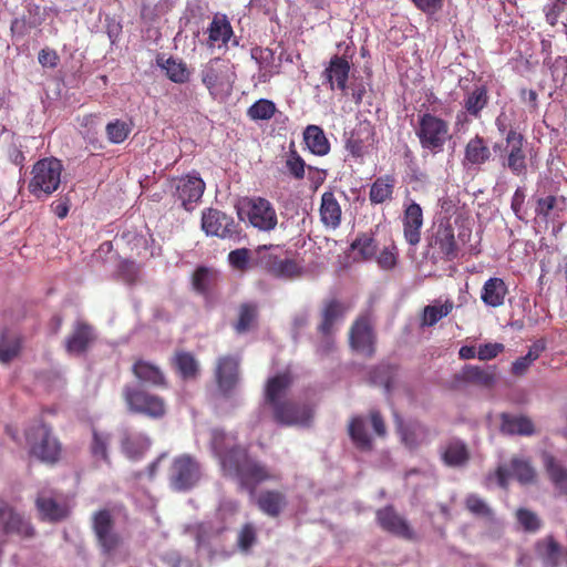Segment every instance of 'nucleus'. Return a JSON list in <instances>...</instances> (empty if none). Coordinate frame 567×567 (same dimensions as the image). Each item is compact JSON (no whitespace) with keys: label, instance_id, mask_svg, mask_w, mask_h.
<instances>
[{"label":"nucleus","instance_id":"nucleus-1","mask_svg":"<svg viewBox=\"0 0 567 567\" xmlns=\"http://www.w3.org/2000/svg\"><path fill=\"white\" fill-rule=\"evenodd\" d=\"M228 436L223 431H214L213 449L219 457L223 474L235 480L241 489L255 498L258 509L268 517H279L288 507V496L282 489L266 488L256 493L258 485L265 482H278L280 474L271 472L265 464L249 455L247 449L234 445L225 446Z\"/></svg>","mask_w":567,"mask_h":567},{"label":"nucleus","instance_id":"nucleus-2","mask_svg":"<svg viewBox=\"0 0 567 567\" xmlns=\"http://www.w3.org/2000/svg\"><path fill=\"white\" fill-rule=\"evenodd\" d=\"M122 398L131 414L142 415L150 420H162L167 415L166 400L142 386L125 384Z\"/></svg>","mask_w":567,"mask_h":567},{"label":"nucleus","instance_id":"nucleus-3","mask_svg":"<svg viewBox=\"0 0 567 567\" xmlns=\"http://www.w3.org/2000/svg\"><path fill=\"white\" fill-rule=\"evenodd\" d=\"M414 133L421 148L432 155L442 153L452 137L449 122L430 112L417 115Z\"/></svg>","mask_w":567,"mask_h":567},{"label":"nucleus","instance_id":"nucleus-4","mask_svg":"<svg viewBox=\"0 0 567 567\" xmlns=\"http://www.w3.org/2000/svg\"><path fill=\"white\" fill-rule=\"evenodd\" d=\"M498 152L499 163L515 176L527 173V140L523 133L511 127L504 143H495L493 146Z\"/></svg>","mask_w":567,"mask_h":567},{"label":"nucleus","instance_id":"nucleus-5","mask_svg":"<svg viewBox=\"0 0 567 567\" xmlns=\"http://www.w3.org/2000/svg\"><path fill=\"white\" fill-rule=\"evenodd\" d=\"M62 171V163L55 157L39 159L32 166L28 190L37 198L50 196L61 184Z\"/></svg>","mask_w":567,"mask_h":567},{"label":"nucleus","instance_id":"nucleus-6","mask_svg":"<svg viewBox=\"0 0 567 567\" xmlns=\"http://www.w3.org/2000/svg\"><path fill=\"white\" fill-rule=\"evenodd\" d=\"M275 245H261L255 250L254 265L261 268L275 278L292 280L302 275L303 268L291 258H281L274 250L278 249Z\"/></svg>","mask_w":567,"mask_h":567},{"label":"nucleus","instance_id":"nucleus-7","mask_svg":"<svg viewBox=\"0 0 567 567\" xmlns=\"http://www.w3.org/2000/svg\"><path fill=\"white\" fill-rule=\"evenodd\" d=\"M200 78L209 94L218 99L231 93L236 74L229 61L214 58L203 65Z\"/></svg>","mask_w":567,"mask_h":567},{"label":"nucleus","instance_id":"nucleus-8","mask_svg":"<svg viewBox=\"0 0 567 567\" xmlns=\"http://www.w3.org/2000/svg\"><path fill=\"white\" fill-rule=\"evenodd\" d=\"M92 529L102 555L112 558L123 545V537L115 529L113 511H96L92 516Z\"/></svg>","mask_w":567,"mask_h":567},{"label":"nucleus","instance_id":"nucleus-9","mask_svg":"<svg viewBox=\"0 0 567 567\" xmlns=\"http://www.w3.org/2000/svg\"><path fill=\"white\" fill-rule=\"evenodd\" d=\"M200 465L189 454L176 456L169 467L168 480L171 486L178 492L193 488L200 480Z\"/></svg>","mask_w":567,"mask_h":567},{"label":"nucleus","instance_id":"nucleus-10","mask_svg":"<svg viewBox=\"0 0 567 567\" xmlns=\"http://www.w3.org/2000/svg\"><path fill=\"white\" fill-rule=\"evenodd\" d=\"M240 357L224 354L216 359L214 379L223 398H230L240 382Z\"/></svg>","mask_w":567,"mask_h":567},{"label":"nucleus","instance_id":"nucleus-11","mask_svg":"<svg viewBox=\"0 0 567 567\" xmlns=\"http://www.w3.org/2000/svg\"><path fill=\"white\" fill-rule=\"evenodd\" d=\"M172 196L181 203L185 210H193L205 192V182L197 172L173 177L171 181Z\"/></svg>","mask_w":567,"mask_h":567},{"label":"nucleus","instance_id":"nucleus-12","mask_svg":"<svg viewBox=\"0 0 567 567\" xmlns=\"http://www.w3.org/2000/svg\"><path fill=\"white\" fill-rule=\"evenodd\" d=\"M377 334L370 313L359 316L350 327L349 343L353 351L371 358L375 352Z\"/></svg>","mask_w":567,"mask_h":567},{"label":"nucleus","instance_id":"nucleus-13","mask_svg":"<svg viewBox=\"0 0 567 567\" xmlns=\"http://www.w3.org/2000/svg\"><path fill=\"white\" fill-rule=\"evenodd\" d=\"M202 229L207 236L221 239H237L240 235L239 224L231 216L216 208H207L203 212Z\"/></svg>","mask_w":567,"mask_h":567},{"label":"nucleus","instance_id":"nucleus-14","mask_svg":"<svg viewBox=\"0 0 567 567\" xmlns=\"http://www.w3.org/2000/svg\"><path fill=\"white\" fill-rule=\"evenodd\" d=\"M274 420L286 426L299 425L310 426L313 420L315 410L308 403H297L291 400H284L271 408Z\"/></svg>","mask_w":567,"mask_h":567},{"label":"nucleus","instance_id":"nucleus-15","mask_svg":"<svg viewBox=\"0 0 567 567\" xmlns=\"http://www.w3.org/2000/svg\"><path fill=\"white\" fill-rule=\"evenodd\" d=\"M249 223L259 230H274L278 224V217L274 205L264 197H254L248 202Z\"/></svg>","mask_w":567,"mask_h":567},{"label":"nucleus","instance_id":"nucleus-16","mask_svg":"<svg viewBox=\"0 0 567 567\" xmlns=\"http://www.w3.org/2000/svg\"><path fill=\"white\" fill-rule=\"evenodd\" d=\"M351 63L348 58L334 54L322 72L323 83L328 84L331 91L339 90L347 95Z\"/></svg>","mask_w":567,"mask_h":567},{"label":"nucleus","instance_id":"nucleus-17","mask_svg":"<svg viewBox=\"0 0 567 567\" xmlns=\"http://www.w3.org/2000/svg\"><path fill=\"white\" fill-rule=\"evenodd\" d=\"M378 525L386 533L404 539H413L414 532L408 520L392 505L380 508L375 513Z\"/></svg>","mask_w":567,"mask_h":567},{"label":"nucleus","instance_id":"nucleus-18","mask_svg":"<svg viewBox=\"0 0 567 567\" xmlns=\"http://www.w3.org/2000/svg\"><path fill=\"white\" fill-rule=\"evenodd\" d=\"M534 550L543 567H560L567 564V548L563 547L553 535L538 539Z\"/></svg>","mask_w":567,"mask_h":567},{"label":"nucleus","instance_id":"nucleus-19","mask_svg":"<svg viewBox=\"0 0 567 567\" xmlns=\"http://www.w3.org/2000/svg\"><path fill=\"white\" fill-rule=\"evenodd\" d=\"M374 127L369 121L359 122L346 140V150L353 157H362L374 143Z\"/></svg>","mask_w":567,"mask_h":567},{"label":"nucleus","instance_id":"nucleus-20","mask_svg":"<svg viewBox=\"0 0 567 567\" xmlns=\"http://www.w3.org/2000/svg\"><path fill=\"white\" fill-rule=\"evenodd\" d=\"M131 371L136 380L152 388L167 389L169 385L165 372L152 361L136 358Z\"/></svg>","mask_w":567,"mask_h":567},{"label":"nucleus","instance_id":"nucleus-21","mask_svg":"<svg viewBox=\"0 0 567 567\" xmlns=\"http://www.w3.org/2000/svg\"><path fill=\"white\" fill-rule=\"evenodd\" d=\"M402 225L406 243L416 246L421 241L423 226V210L417 203L411 200L404 205Z\"/></svg>","mask_w":567,"mask_h":567},{"label":"nucleus","instance_id":"nucleus-22","mask_svg":"<svg viewBox=\"0 0 567 567\" xmlns=\"http://www.w3.org/2000/svg\"><path fill=\"white\" fill-rule=\"evenodd\" d=\"M0 528L4 534H17L23 538L34 535L31 524L24 520L4 502H0Z\"/></svg>","mask_w":567,"mask_h":567},{"label":"nucleus","instance_id":"nucleus-23","mask_svg":"<svg viewBox=\"0 0 567 567\" xmlns=\"http://www.w3.org/2000/svg\"><path fill=\"white\" fill-rule=\"evenodd\" d=\"M37 509L43 520L59 522L68 515V506L51 492L42 491L35 499Z\"/></svg>","mask_w":567,"mask_h":567},{"label":"nucleus","instance_id":"nucleus-24","mask_svg":"<svg viewBox=\"0 0 567 567\" xmlns=\"http://www.w3.org/2000/svg\"><path fill=\"white\" fill-rule=\"evenodd\" d=\"M171 365L183 381H194L200 374L199 361L186 350H176L171 358Z\"/></svg>","mask_w":567,"mask_h":567},{"label":"nucleus","instance_id":"nucleus-25","mask_svg":"<svg viewBox=\"0 0 567 567\" xmlns=\"http://www.w3.org/2000/svg\"><path fill=\"white\" fill-rule=\"evenodd\" d=\"M293 383L291 372L285 371L269 378L265 385V401L272 408L286 399V395Z\"/></svg>","mask_w":567,"mask_h":567},{"label":"nucleus","instance_id":"nucleus-26","mask_svg":"<svg viewBox=\"0 0 567 567\" xmlns=\"http://www.w3.org/2000/svg\"><path fill=\"white\" fill-rule=\"evenodd\" d=\"M347 310V306L336 298L326 300L320 310V321L317 326V332H337V323L343 319Z\"/></svg>","mask_w":567,"mask_h":567},{"label":"nucleus","instance_id":"nucleus-27","mask_svg":"<svg viewBox=\"0 0 567 567\" xmlns=\"http://www.w3.org/2000/svg\"><path fill=\"white\" fill-rule=\"evenodd\" d=\"M492 152L488 147L486 140L476 134L468 140L464 147V166L482 167L484 164L489 162Z\"/></svg>","mask_w":567,"mask_h":567},{"label":"nucleus","instance_id":"nucleus-28","mask_svg":"<svg viewBox=\"0 0 567 567\" xmlns=\"http://www.w3.org/2000/svg\"><path fill=\"white\" fill-rule=\"evenodd\" d=\"M499 419V430L503 434L532 436L536 433L535 424L527 415L502 413Z\"/></svg>","mask_w":567,"mask_h":567},{"label":"nucleus","instance_id":"nucleus-29","mask_svg":"<svg viewBox=\"0 0 567 567\" xmlns=\"http://www.w3.org/2000/svg\"><path fill=\"white\" fill-rule=\"evenodd\" d=\"M441 457L445 465L461 467L470 461L471 452L464 441L453 437L442 447Z\"/></svg>","mask_w":567,"mask_h":567},{"label":"nucleus","instance_id":"nucleus-30","mask_svg":"<svg viewBox=\"0 0 567 567\" xmlns=\"http://www.w3.org/2000/svg\"><path fill=\"white\" fill-rule=\"evenodd\" d=\"M396 178L393 174H385L375 178L369 190V200L372 205L390 203L394 198Z\"/></svg>","mask_w":567,"mask_h":567},{"label":"nucleus","instance_id":"nucleus-31","mask_svg":"<svg viewBox=\"0 0 567 567\" xmlns=\"http://www.w3.org/2000/svg\"><path fill=\"white\" fill-rule=\"evenodd\" d=\"M457 379L483 388H492L495 385L497 379L496 367L489 365L482 368L478 365L467 364L463 368Z\"/></svg>","mask_w":567,"mask_h":567},{"label":"nucleus","instance_id":"nucleus-32","mask_svg":"<svg viewBox=\"0 0 567 567\" xmlns=\"http://www.w3.org/2000/svg\"><path fill=\"white\" fill-rule=\"evenodd\" d=\"M507 295L508 287L504 279L492 277L487 279L482 287L481 300L487 307L498 308L505 303Z\"/></svg>","mask_w":567,"mask_h":567},{"label":"nucleus","instance_id":"nucleus-33","mask_svg":"<svg viewBox=\"0 0 567 567\" xmlns=\"http://www.w3.org/2000/svg\"><path fill=\"white\" fill-rule=\"evenodd\" d=\"M99 336L96 329L85 322L76 321L73 327V354H84L91 350L97 342Z\"/></svg>","mask_w":567,"mask_h":567},{"label":"nucleus","instance_id":"nucleus-34","mask_svg":"<svg viewBox=\"0 0 567 567\" xmlns=\"http://www.w3.org/2000/svg\"><path fill=\"white\" fill-rule=\"evenodd\" d=\"M150 445V439L143 433L124 431L122 434L121 449L130 460L136 461L142 458Z\"/></svg>","mask_w":567,"mask_h":567},{"label":"nucleus","instance_id":"nucleus-35","mask_svg":"<svg viewBox=\"0 0 567 567\" xmlns=\"http://www.w3.org/2000/svg\"><path fill=\"white\" fill-rule=\"evenodd\" d=\"M319 213L320 219L326 227L336 229L340 226L342 212L332 192H324L322 194Z\"/></svg>","mask_w":567,"mask_h":567},{"label":"nucleus","instance_id":"nucleus-36","mask_svg":"<svg viewBox=\"0 0 567 567\" xmlns=\"http://www.w3.org/2000/svg\"><path fill=\"white\" fill-rule=\"evenodd\" d=\"M434 246L439 249L442 258L453 260L457 257V245L455 241L454 229L451 225H440L434 235Z\"/></svg>","mask_w":567,"mask_h":567},{"label":"nucleus","instance_id":"nucleus-37","mask_svg":"<svg viewBox=\"0 0 567 567\" xmlns=\"http://www.w3.org/2000/svg\"><path fill=\"white\" fill-rule=\"evenodd\" d=\"M303 141L308 150L317 156H324L330 152L329 140L318 125L311 124L305 128Z\"/></svg>","mask_w":567,"mask_h":567},{"label":"nucleus","instance_id":"nucleus-38","mask_svg":"<svg viewBox=\"0 0 567 567\" xmlns=\"http://www.w3.org/2000/svg\"><path fill=\"white\" fill-rule=\"evenodd\" d=\"M488 90L485 85H475L463 99V107L473 117H481L482 111L488 104Z\"/></svg>","mask_w":567,"mask_h":567},{"label":"nucleus","instance_id":"nucleus-39","mask_svg":"<svg viewBox=\"0 0 567 567\" xmlns=\"http://www.w3.org/2000/svg\"><path fill=\"white\" fill-rule=\"evenodd\" d=\"M348 434L358 450L371 451L373 449V442L368 434L363 416L355 415L351 417L348 425Z\"/></svg>","mask_w":567,"mask_h":567},{"label":"nucleus","instance_id":"nucleus-40","mask_svg":"<svg viewBox=\"0 0 567 567\" xmlns=\"http://www.w3.org/2000/svg\"><path fill=\"white\" fill-rule=\"evenodd\" d=\"M233 34V27L228 18L225 14H215L208 28L209 44L214 45L220 42L223 45H227Z\"/></svg>","mask_w":567,"mask_h":567},{"label":"nucleus","instance_id":"nucleus-41","mask_svg":"<svg viewBox=\"0 0 567 567\" xmlns=\"http://www.w3.org/2000/svg\"><path fill=\"white\" fill-rule=\"evenodd\" d=\"M544 467L553 484L563 493L567 492V467L563 466L554 455L548 452L542 453Z\"/></svg>","mask_w":567,"mask_h":567},{"label":"nucleus","instance_id":"nucleus-42","mask_svg":"<svg viewBox=\"0 0 567 567\" xmlns=\"http://www.w3.org/2000/svg\"><path fill=\"white\" fill-rule=\"evenodd\" d=\"M217 281V271L205 266L198 267L192 277L194 290L203 296H208L215 289Z\"/></svg>","mask_w":567,"mask_h":567},{"label":"nucleus","instance_id":"nucleus-43","mask_svg":"<svg viewBox=\"0 0 567 567\" xmlns=\"http://www.w3.org/2000/svg\"><path fill=\"white\" fill-rule=\"evenodd\" d=\"M111 442V434L106 432L92 430V442L90 444V453L94 462H104L110 464L109 445Z\"/></svg>","mask_w":567,"mask_h":567},{"label":"nucleus","instance_id":"nucleus-44","mask_svg":"<svg viewBox=\"0 0 567 567\" xmlns=\"http://www.w3.org/2000/svg\"><path fill=\"white\" fill-rule=\"evenodd\" d=\"M453 308L454 303L450 299H446L442 305L435 303L425 306L421 317V326L433 327L442 318L447 317L452 312Z\"/></svg>","mask_w":567,"mask_h":567},{"label":"nucleus","instance_id":"nucleus-45","mask_svg":"<svg viewBox=\"0 0 567 567\" xmlns=\"http://www.w3.org/2000/svg\"><path fill=\"white\" fill-rule=\"evenodd\" d=\"M32 453L42 461L53 463L60 454L59 443L49 433H44L41 441L32 446Z\"/></svg>","mask_w":567,"mask_h":567},{"label":"nucleus","instance_id":"nucleus-46","mask_svg":"<svg viewBox=\"0 0 567 567\" xmlns=\"http://www.w3.org/2000/svg\"><path fill=\"white\" fill-rule=\"evenodd\" d=\"M258 318V307L252 302H245L239 306L238 319L234 324L237 333L249 331L256 323Z\"/></svg>","mask_w":567,"mask_h":567},{"label":"nucleus","instance_id":"nucleus-47","mask_svg":"<svg viewBox=\"0 0 567 567\" xmlns=\"http://www.w3.org/2000/svg\"><path fill=\"white\" fill-rule=\"evenodd\" d=\"M351 249L357 251L362 260H371L377 256L378 243L372 233H360L352 241Z\"/></svg>","mask_w":567,"mask_h":567},{"label":"nucleus","instance_id":"nucleus-48","mask_svg":"<svg viewBox=\"0 0 567 567\" xmlns=\"http://www.w3.org/2000/svg\"><path fill=\"white\" fill-rule=\"evenodd\" d=\"M557 204L558 197L555 195L538 197L535 203L536 219L544 224L554 220L556 216L558 217Z\"/></svg>","mask_w":567,"mask_h":567},{"label":"nucleus","instance_id":"nucleus-49","mask_svg":"<svg viewBox=\"0 0 567 567\" xmlns=\"http://www.w3.org/2000/svg\"><path fill=\"white\" fill-rule=\"evenodd\" d=\"M161 66L165 70L167 78L174 83L183 84L188 82L190 78V71L183 60L168 58Z\"/></svg>","mask_w":567,"mask_h":567},{"label":"nucleus","instance_id":"nucleus-50","mask_svg":"<svg viewBox=\"0 0 567 567\" xmlns=\"http://www.w3.org/2000/svg\"><path fill=\"white\" fill-rule=\"evenodd\" d=\"M511 472L515 478L522 484H529L535 481L536 471L530 462L520 457H513L511 460Z\"/></svg>","mask_w":567,"mask_h":567},{"label":"nucleus","instance_id":"nucleus-51","mask_svg":"<svg viewBox=\"0 0 567 567\" xmlns=\"http://www.w3.org/2000/svg\"><path fill=\"white\" fill-rule=\"evenodd\" d=\"M277 111L276 104L267 99L256 101L247 110V116L252 121H268Z\"/></svg>","mask_w":567,"mask_h":567},{"label":"nucleus","instance_id":"nucleus-52","mask_svg":"<svg viewBox=\"0 0 567 567\" xmlns=\"http://www.w3.org/2000/svg\"><path fill=\"white\" fill-rule=\"evenodd\" d=\"M228 262L233 269L240 272H246L251 267H255L254 258H251V254L248 248H238L231 250L228 254Z\"/></svg>","mask_w":567,"mask_h":567},{"label":"nucleus","instance_id":"nucleus-53","mask_svg":"<svg viewBox=\"0 0 567 567\" xmlns=\"http://www.w3.org/2000/svg\"><path fill=\"white\" fill-rule=\"evenodd\" d=\"M21 340L18 337H8L2 333L0 337V361L2 363H9L20 352Z\"/></svg>","mask_w":567,"mask_h":567},{"label":"nucleus","instance_id":"nucleus-54","mask_svg":"<svg viewBox=\"0 0 567 567\" xmlns=\"http://www.w3.org/2000/svg\"><path fill=\"white\" fill-rule=\"evenodd\" d=\"M105 131L111 143L120 144L128 137L132 125L125 121L115 120L106 125Z\"/></svg>","mask_w":567,"mask_h":567},{"label":"nucleus","instance_id":"nucleus-55","mask_svg":"<svg viewBox=\"0 0 567 567\" xmlns=\"http://www.w3.org/2000/svg\"><path fill=\"white\" fill-rule=\"evenodd\" d=\"M466 509L475 516L491 519L493 517L492 508L486 502L476 494H470L465 498Z\"/></svg>","mask_w":567,"mask_h":567},{"label":"nucleus","instance_id":"nucleus-56","mask_svg":"<svg viewBox=\"0 0 567 567\" xmlns=\"http://www.w3.org/2000/svg\"><path fill=\"white\" fill-rule=\"evenodd\" d=\"M286 167L289 174L296 179H302L305 177L306 163L296 148H293V145H291L287 154Z\"/></svg>","mask_w":567,"mask_h":567},{"label":"nucleus","instance_id":"nucleus-57","mask_svg":"<svg viewBox=\"0 0 567 567\" xmlns=\"http://www.w3.org/2000/svg\"><path fill=\"white\" fill-rule=\"evenodd\" d=\"M516 519L523 529L528 533H535L542 526V522L538 516L534 512L526 508H518L516 511Z\"/></svg>","mask_w":567,"mask_h":567},{"label":"nucleus","instance_id":"nucleus-58","mask_svg":"<svg viewBox=\"0 0 567 567\" xmlns=\"http://www.w3.org/2000/svg\"><path fill=\"white\" fill-rule=\"evenodd\" d=\"M398 248L392 243L390 246L384 247L377 256V264L383 270H392L398 264Z\"/></svg>","mask_w":567,"mask_h":567},{"label":"nucleus","instance_id":"nucleus-59","mask_svg":"<svg viewBox=\"0 0 567 567\" xmlns=\"http://www.w3.org/2000/svg\"><path fill=\"white\" fill-rule=\"evenodd\" d=\"M257 540V532L251 523L243 525L238 533L237 545L243 551H248Z\"/></svg>","mask_w":567,"mask_h":567},{"label":"nucleus","instance_id":"nucleus-60","mask_svg":"<svg viewBox=\"0 0 567 567\" xmlns=\"http://www.w3.org/2000/svg\"><path fill=\"white\" fill-rule=\"evenodd\" d=\"M319 340L316 344V352L320 355H328L336 349V332H318Z\"/></svg>","mask_w":567,"mask_h":567},{"label":"nucleus","instance_id":"nucleus-61","mask_svg":"<svg viewBox=\"0 0 567 567\" xmlns=\"http://www.w3.org/2000/svg\"><path fill=\"white\" fill-rule=\"evenodd\" d=\"M567 7V0H554L551 3L544 8L546 21L555 27L558 22L559 17Z\"/></svg>","mask_w":567,"mask_h":567},{"label":"nucleus","instance_id":"nucleus-62","mask_svg":"<svg viewBox=\"0 0 567 567\" xmlns=\"http://www.w3.org/2000/svg\"><path fill=\"white\" fill-rule=\"evenodd\" d=\"M505 346L499 342H488L481 344L477 349V358L481 361H489L504 352Z\"/></svg>","mask_w":567,"mask_h":567},{"label":"nucleus","instance_id":"nucleus-63","mask_svg":"<svg viewBox=\"0 0 567 567\" xmlns=\"http://www.w3.org/2000/svg\"><path fill=\"white\" fill-rule=\"evenodd\" d=\"M526 194L523 187H517L512 196L511 208L519 220H525L523 207L525 203Z\"/></svg>","mask_w":567,"mask_h":567},{"label":"nucleus","instance_id":"nucleus-64","mask_svg":"<svg viewBox=\"0 0 567 567\" xmlns=\"http://www.w3.org/2000/svg\"><path fill=\"white\" fill-rule=\"evenodd\" d=\"M310 315L307 310L300 311L292 317L291 329L295 339H297L302 330L308 327Z\"/></svg>","mask_w":567,"mask_h":567}]
</instances>
